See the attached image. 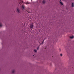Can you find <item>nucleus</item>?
Returning a JSON list of instances; mask_svg holds the SVG:
<instances>
[{
	"instance_id": "nucleus-1",
	"label": "nucleus",
	"mask_w": 74,
	"mask_h": 74,
	"mask_svg": "<svg viewBox=\"0 0 74 74\" xmlns=\"http://www.w3.org/2000/svg\"><path fill=\"white\" fill-rule=\"evenodd\" d=\"M29 26L30 28H31L32 29H33V28L34 27V25L33 23H31L30 24Z\"/></svg>"
},
{
	"instance_id": "nucleus-2",
	"label": "nucleus",
	"mask_w": 74,
	"mask_h": 74,
	"mask_svg": "<svg viewBox=\"0 0 74 74\" xmlns=\"http://www.w3.org/2000/svg\"><path fill=\"white\" fill-rule=\"evenodd\" d=\"M24 8H25V7L24 6V5H22V8H23V9H24Z\"/></svg>"
},
{
	"instance_id": "nucleus-3",
	"label": "nucleus",
	"mask_w": 74,
	"mask_h": 74,
	"mask_svg": "<svg viewBox=\"0 0 74 74\" xmlns=\"http://www.w3.org/2000/svg\"><path fill=\"white\" fill-rule=\"evenodd\" d=\"M74 3H72V7H74Z\"/></svg>"
},
{
	"instance_id": "nucleus-4",
	"label": "nucleus",
	"mask_w": 74,
	"mask_h": 74,
	"mask_svg": "<svg viewBox=\"0 0 74 74\" xmlns=\"http://www.w3.org/2000/svg\"><path fill=\"white\" fill-rule=\"evenodd\" d=\"M17 10L18 12H19V10L18 8H17Z\"/></svg>"
},
{
	"instance_id": "nucleus-5",
	"label": "nucleus",
	"mask_w": 74,
	"mask_h": 74,
	"mask_svg": "<svg viewBox=\"0 0 74 74\" xmlns=\"http://www.w3.org/2000/svg\"><path fill=\"white\" fill-rule=\"evenodd\" d=\"M60 3L61 4H62V5H63V3H62V2H60Z\"/></svg>"
},
{
	"instance_id": "nucleus-6",
	"label": "nucleus",
	"mask_w": 74,
	"mask_h": 74,
	"mask_svg": "<svg viewBox=\"0 0 74 74\" xmlns=\"http://www.w3.org/2000/svg\"><path fill=\"white\" fill-rule=\"evenodd\" d=\"M34 51L35 52H37V50L36 49H34Z\"/></svg>"
},
{
	"instance_id": "nucleus-7",
	"label": "nucleus",
	"mask_w": 74,
	"mask_h": 74,
	"mask_svg": "<svg viewBox=\"0 0 74 74\" xmlns=\"http://www.w3.org/2000/svg\"><path fill=\"white\" fill-rule=\"evenodd\" d=\"M15 71V70H13L12 71V72L13 73H14Z\"/></svg>"
},
{
	"instance_id": "nucleus-8",
	"label": "nucleus",
	"mask_w": 74,
	"mask_h": 74,
	"mask_svg": "<svg viewBox=\"0 0 74 74\" xmlns=\"http://www.w3.org/2000/svg\"><path fill=\"white\" fill-rule=\"evenodd\" d=\"M29 4V3L27 2V3H26V4Z\"/></svg>"
},
{
	"instance_id": "nucleus-9",
	"label": "nucleus",
	"mask_w": 74,
	"mask_h": 74,
	"mask_svg": "<svg viewBox=\"0 0 74 74\" xmlns=\"http://www.w3.org/2000/svg\"><path fill=\"white\" fill-rule=\"evenodd\" d=\"M2 25L1 23H0V26H2Z\"/></svg>"
},
{
	"instance_id": "nucleus-10",
	"label": "nucleus",
	"mask_w": 74,
	"mask_h": 74,
	"mask_svg": "<svg viewBox=\"0 0 74 74\" xmlns=\"http://www.w3.org/2000/svg\"><path fill=\"white\" fill-rule=\"evenodd\" d=\"M63 55L62 54H60V56H62Z\"/></svg>"
},
{
	"instance_id": "nucleus-11",
	"label": "nucleus",
	"mask_w": 74,
	"mask_h": 74,
	"mask_svg": "<svg viewBox=\"0 0 74 74\" xmlns=\"http://www.w3.org/2000/svg\"><path fill=\"white\" fill-rule=\"evenodd\" d=\"M43 3H45V1H43Z\"/></svg>"
},
{
	"instance_id": "nucleus-12",
	"label": "nucleus",
	"mask_w": 74,
	"mask_h": 74,
	"mask_svg": "<svg viewBox=\"0 0 74 74\" xmlns=\"http://www.w3.org/2000/svg\"><path fill=\"white\" fill-rule=\"evenodd\" d=\"M74 36H72V37H74Z\"/></svg>"
},
{
	"instance_id": "nucleus-13",
	"label": "nucleus",
	"mask_w": 74,
	"mask_h": 74,
	"mask_svg": "<svg viewBox=\"0 0 74 74\" xmlns=\"http://www.w3.org/2000/svg\"><path fill=\"white\" fill-rule=\"evenodd\" d=\"M37 49H39V47H38L37 48Z\"/></svg>"
},
{
	"instance_id": "nucleus-14",
	"label": "nucleus",
	"mask_w": 74,
	"mask_h": 74,
	"mask_svg": "<svg viewBox=\"0 0 74 74\" xmlns=\"http://www.w3.org/2000/svg\"><path fill=\"white\" fill-rule=\"evenodd\" d=\"M71 38L72 39V38H73V37H71Z\"/></svg>"
},
{
	"instance_id": "nucleus-15",
	"label": "nucleus",
	"mask_w": 74,
	"mask_h": 74,
	"mask_svg": "<svg viewBox=\"0 0 74 74\" xmlns=\"http://www.w3.org/2000/svg\"><path fill=\"white\" fill-rule=\"evenodd\" d=\"M60 51H61V49H60Z\"/></svg>"
},
{
	"instance_id": "nucleus-16",
	"label": "nucleus",
	"mask_w": 74,
	"mask_h": 74,
	"mask_svg": "<svg viewBox=\"0 0 74 74\" xmlns=\"http://www.w3.org/2000/svg\"><path fill=\"white\" fill-rule=\"evenodd\" d=\"M43 42H42V44H43Z\"/></svg>"
}]
</instances>
